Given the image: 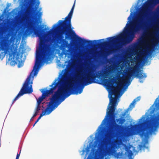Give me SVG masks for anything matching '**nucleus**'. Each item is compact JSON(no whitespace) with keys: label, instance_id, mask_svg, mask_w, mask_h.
Masks as SVG:
<instances>
[{"label":"nucleus","instance_id":"1","mask_svg":"<svg viewBox=\"0 0 159 159\" xmlns=\"http://www.w3.org/2000/svg\"><path fill=\"white\" fill-rule=\"evenodd\" d=\"M95 70L90 69L88 70V72L84 76H82L79 81L78 85L76 87L71 88V83L69 80V73L66 72L62 75V78L58 77L59 80L56 79L53 82L50 86L52 87L49 89L44 91L43 89L41 90L42 94L37 100V104H40L43 100L46 97H48L51 94H53L54 91L58 87V89L60 88H62L66 93L64 95V97H66L67 94H80L83 91V89L85 86L91 84L93 83H96L95 81L97 78L102 77V72L99 71L98 73H93Z\"/></svg>","mask_w":159,"mask_h":159},{"label":"nucleus","instance_id":"2","mask_svg":"<svg viewBox=\"0 0 159 159\" xmlns=\"http://www.w3.org/2000/svg\"><path fill=\"white\" fill-rule=\"evenodd\" d=\"M145 16V13L143 12H141L138 16L137 20L134 22V25L130 31L127 34L124 33L119 35L108 38L107 39L109 40L108 42L105 41L99 43L98 42L104 40V39L95 40L92 41L83 39L80 37L79 38V41L83 44H87L88 45L90 46L93 45V42L96 43L95 44L96 45L106 46L108 43L113 44L119 41H121L120 43L122 45H125L130 43L133 40L135 33L145 27V23L144 22Z\"/></svg>","mask_w":159,"mask_h":159},{"label":"nucleus","instance_id":"3","mask_svg":"<svg viewBox=\"0 0 159 159\" xmlns=\"http://www.w3.org/2000/svg\"><path fill=\"white\" fill-rule=\"evenodd\" d=\"M40 38V49L36 50V62L33 71L27 78L17 95L13 99L12 104L17 100L20 97L26 93H31L33 90L32 81H30L32 77H33L35 74L38 73V69L40 67V63L44 61L48 62L50 59L52 51L50 48L46 46L45 41L42 37L43 36H38Z\"/></svg>","mask_w":159,"mask_h":159},{"label":"nucleus","instance_id":"4","mask_svg":"<svg viewBox=\"0 0 159 159\" xmlns=\"http://www.w3.org/2000/svg\"><path fill=\"white\" fill-rule=\"evenodd\" d=\"M116 121L118 124L114 122L110 126L109 132L106 134L105 137L99 143L97 149H95V152L99 159H107V155L114 156L115 157L118 159L121 156L122 153L120 152H116V151L115 150V146L112 142L111 143V146L107 149L103 146L104 144H107L112 135L120 134L124 128V127L122 125L125 121L124 118L121 117L116 119Z\"/></svg>","mask_w":159,"mask_h":159},{"label":"nucleus","instance_id":"5","mask_svg":"<svg viewBox=\"0 0 159 159\" xmlns=\"http://www.w3.org/2000/svg\"><path fill=\"white\" fill-rule=\"evenodd\" d=\"M135 74L136 75L135 76L140 79L147 77V75L145 73H142L140 70L139 71L137 66H135L133 67H130L128 72L126 74L125 79L124 80L120 82L119 84H117V82H116L117 84V87H113L112 86V83L114 81V79L113 78L110 80L109 79L105 80V83L108 87L111 89L112 94L114 95L116 97L119 92L124 89V84L128 82V80H126V78H127L129 79L132 76H134Z\"/></svg>","mask_w":159,"mask_h":159},{"label":"nucleus","instance_id":"6","mask_svg":"<svg viewBox=\"0 0 159 159\" xmlns=\"http://www.w3.org/2000/svg\"><path fill=\"white\" fill-rule=\"evenodd\" d=\"M63 89L62 88H60L57 90L55 92L54 94L50 99L48 106L45 109L44 111H43L40 114V116L35 121V123H37L43 116L50 114L66 98L70 96V94H67L66 97H64V95L66 93Z\"/></svg>","mask_w":159,"mask_h":159},{"label":"nucleus","instance_id":"7","mask_svg":"<svg viewBox=\"0 0 159 159\" xmlns=\"http://www.w3.org/2000/svg\"><path fill=\"white\" fill-rule=\"evenodd\" d=\"M73 11L71 10L64 20H59L57 23L54 24L53 26V28H56L58 26L61 34L65 35L66 39H71L73 34H75V32L72 30L71 24V19Z\"/></svg>","mask_w":159,"mask_h":159},{"label":"nucleus","instance_id":"8","mask_svg":"<svg viewBox=\"0 0 159 159\" xmlns=\"http://www.w3.org/2000/svg\"><path fill=\"white\" fill-rule=\"evenodd\" d=\"M17 50L16 48L14 51L11 49V52L9 53V57H11V59L10 64L12 66H14L18 63V66L20 68L23 65L21 59L23 52V51L21 50L20 48H19L18 52H16Z\"/></svg>","mask_w":159,"mask_h":159},{"label":"nucleus","instance_id":"9","mask_svg":"<svg viewBox=\"0 0 159 159\" xmlns=\"http://www.w3.org/2000/svg\"><path fill=\"white\" fill-rule=\"evenodd\" d=\"M110 102L109 105L111 103V106L109 107L108 108H110L109 110L107 112V114L113 120H114L115 119L116 113H115V111L116 107V102L117 99L116 98H112L110 97Z\"/></svg>","mask_w":159,"mask_h":159},{"label":"nucleus","instance_id":"10","mask_svg":"<svg viewBox=\"0 0 159 159\" xmlns=\"http://www.w3.org/2000/svg\"><path fill=\"white\" fill-rule=\"evenodd\" d=\"M40 4V2L38 1L37 2L36 5L37 6L35 8L32 7L30 8H28L27 10V12L29 14H31L33 16V17L36 20H38V17L40 18L42 16L41 12H39L38 11L37 13H35L36 10L38 8V7Z\"/></svg>","mask_w":159,"mask_h":159},{"label":"nucleus","instance_id":"11","mask_svg":"<svg viewBox=\"0 0 159 159\" xmlns=\"http://www.w3.org/2000/svg\"><path fill=\"white\" fill-rule=\"evenodd\" d=\"M140 99V97H138L135 99H134L132 103H130L129 105L128 108L127 109V110L128 111L132 110L133 108L135 107V105L136 104V102L139 101Z\"/></svg>","mask_w":159,"mask_h":159},{"label":"nucleus","instance_id":"12","mask_svg":"<svg viewBox=\"0 0 159 159\" xmlns=\"http://www.w3.org/2000/svg\"><path fill=\"white\" fill-rule=\"evenodd\" d=\"M95 151V149L92 148V152L89 155L87 159H99Z\"/></svg>","mask_w":159,"mask_h":159},{"label":"nucleus","instance_id":"13","mask_svg":"<svg viewBox=\"0 0 159 159\" xmlns=\"http://www.w3.org/2000/svg\"><path fill=\"white\" fill-rule=\"evenodd\" d=\"M115 52V50L114 49L111 48L110 50H109L107 52H102L101 55L103 57H107V56L109 55L110 54Z\"/></svg>","mask_w":159,"mask_h":159},{"label":"nucleus","instance_id":"14","mask_svg":"<svg viewBox=\"0 0 159 159\" xmlns=\"http://www.w3.org/2000/svg\"><path fill=\"white\" fill-rule=\"evenodd\" d=\"M107 116H106V117H107ZM106 120H107V119H106V117L102 120V121L101 125H100L98 127V129H100V130H99L98 132H101V130L102 129V127L101 126H102L104 125V124L106 122Z\"/></svg>","mask_w":159,"mask_h":159},{"label":"nucleus","instance_id":"15","mask_svg":"<svg viewBox=\"0 0 159 159\" xmlns=\"http://www.w3.org/2000/svg\"><path fill=\"white\" fill-rule=\"evenodd\" d=\"M153 28L155 30V31L152 32V34H149V35L151 36L156 35L157 32L158 28L156 27H153Z\"/></svg>","mask_w":159,"mask_h":159},{"label":"nucleus","instance_id":"16","mask_svg":"<svg viewBox=\"0 0 159 159\" xmlns=\"http://www.w3.org/2000/svg\"><path fill=\"white\" fill-rule=\"evenodd\" d=\"M133 17V15L132 14V13H131L130 16H129V17L128 18V20L127 23L126 25V26L127 25H128V24L130 22V21H131Z\"/></svg>","mask_w":159,"mask_h":159},{"label":"nucleus","instance_id":"17","mask_svg":"<svg viewBox=\"0 0 159 159\" xmlns=\"http://www.w3.org/2000/svg\"><path fill=\"white\" fill-rule=\"evenodd\" d=\"M31 33L30 30L29 29H27L25 31V34L26 35H27L30 34Z\"/></svg>","mask_w":159,"mask_h":159},{"label":"nucleus","instance_id":"18","mask_svg":"<svg viewBox=\"0 0 159 159\" xmlns=\"http://www.w3.org/2000/svg\"><path fill=\"white\" fill-rule=\"evenodd\" d=\"M40 104L39 105V104H38V105L35 110L36 111H38L39 112V111L40 110Z\"/></svg>","mask_w":159,"mask_h":159},{"label":"nucleus","instance_id":"19","mask_svg":"<svg viewBox=\"0 0 159 159\" xmlns=\"http://www.w3.org/2000/svg\"><path fill=\"white\" fill-rule=\"evenodd\" d=\"M156 0H149L147 4L148 5H150V4H152Z\"/></svg>","mask_w":159,"mask_h":159},{"label":"nucleus","instance_id":"20","mask_svg":"<svg viewBox=\"0 0 159 159\" xmlns=\"http://www.w3.org/2000/svg\"><path fill=\"white\" fill-rule=\"evenodd\" d=\"M90 148L91 147L90 146H87L86 149L87 152H88L90 151Z\"/></svg>","mask_w":159,"mask_h":159},{"label":"nucleus","instance_id":"21","mask_svg":"<svg viewBox=\"0 0 159 159\" xmlns=\"http://www.w3.org/2000/svg\"><path fill=\"white\" fill-rule=\"evenodd\" d=\"M39 113V112L36 111L35 110V113L34 114L33 116L32 117V118H34V117L36 116L38 114V113Z\"/></svg>","mask_w":159,"mask_h":159},{"label":"nucleus","instance_id":"22","mask_svg":"<svg viewBox=\"0 0 159 159\" xmlns=\"http://www.w3.org/2000/svg\"><path fill=\"white\" fill-rule=\"evenodd\" d=\"M34 0H31L30 2V5H31V6H33L34 4Z\"/></svg>","mask_w":159,"mask_h":159},{"label":"nucleus","instance_id":"23","mask_svg":"<svg viewBox=\"0 0 159 159\" xmlns=\"http://www.w3.org/2000/svg\"><path fill=\"white\" fill-rule=\"evenodd\" d=\"M20 152L19 153V154H17L16 157V159H19V157L20 156Z\"/></svg>","mask_w":159,"mask_h":159},{"label":"nucleus","instance_id":"24","mask_svg":"<svg viewBox=\"0 0 159 159\" xmlns=\"http://www.w3.org/2000/svg\"><path fill=\"white\" fill-rule=\"evenodd\" d=\"M75 1L74 2V4L71 9V10H73L74 11V7H75Z\"/></svg>","mask_w":159,"mask_h":159},{"label":"nucleus","instance_id":"25","mask_svg":"<svg viewBox=\"0 0 159 159\" xmlns=\"http://www.w3.org/2000/svg\"><path fill=\"white\" fill-rule=\"evenodd\" d=\"M11 35V34H7V37H8V38H9Z\"/></svg>","mask_w":159,"mask_h":159},{"label":"nucleus","instance_id":"26","mask_svg":"<svg viewBox=\"0 0 159 159\" xmlns=\"http://www.w3.org/2000/svg\"><path fill=\"white\" fill-rule=\"evenodd\" d=\"M116 49H118L119 48V46H116Z\"/></svg>","mask_w":159,"mask_h":159},{"label":"nucleus","instance_id":"27","mask_svg":"<svg viewBox=\"0 0 159 159\" xmlns=\"http://www.w3.org/2000/svg\"><path fill=\"white\" fill-rule=\"evenodd\" d=\"M134 58L135 59V60H137L139 58V57H136V58Z\"/></svg>","mask_w":159,"mask_h":159},{"label":"nucleus","instance_id":"28","mask_svg":"<svg viewBox=\"0 0 159 159\" xmlns=\"http://www.w3.org/2000/svg\"><path fill=\"white\" fill-rule=\"evenodd\" d=\"M4 54V57L5 55V52H3Z\"/></svg>","mask_w":159,"mask_h":159},{"label":"nucleus","instance_id":"29","mask_svg":"<svg viewBox=\"0 0 159 159\" xmlns=\"http://www.w3.org/2000/svg\"><path fill=\"white\" fill-rule=\"evenodd\" d=\"M125 113H123V114H122V116H125Z\"/></svg>","mask_w":159,"mask_h":159},{"label":"nucleus","instance_id":"30","mask_svg":"<svg viewBox=\"0 0 159 159\" xmlns=\"http://www.w3.org/2000/svg\"><path fill=\"white\" fill-rule=\"evenodd\" d=\"M36 123H35H35H34V124L33 125V126H34V125H35L36 124Z\"/></svg>","mask_w":159,"mask_h":159},{"label":"nucleus","instance_id":"31","mask_svg":"<svg viewBox=\"0 0 159 159\" xmlns=\"http://www.w3.org/2000/svg\"><path fill=\"white\" fill-rule=\"evenodd\" d=\"M33 118H32H32H31V119H30V120H33Z\"/></svg>","mask_w":159,"mask_h":159},{"label":"nucleus","instance_id":"32","mask_svg":"<svg viewBox=\"0 0 159 159\" xmlns=\"http://www.w3.org/2000/svg\"><path fill=\"white\" fill-rule=\"evenodd\" d=\"M129 84H128L126 86V88L127 87L129 86Z\"/></svg>","mask_w":159,"mask_h":159},{"label":"nucleus","instance_id":"33","mask_svg":"<svg viewBox=\"0 0 159 159\" xmlns=\"http://www.w3.org/2000/svg\"><path fill=\"white\" fill-rule=\"evenodd\" d=\"M76 76H78V74H77V75H76Z\"/></svg>","mask_w":159,"mask_h":159},{"label":"nucleus","instance_id":"34","mask_svg":"<svg viewBox=\"0 0 159 159\" xmlns=\"http://www.w3.org/2000/svg\"><path fill=\"white\" fill-rule=\"evenodd\" d=\"M129 159H133V158L129 157Z\"/></svg>","mask_w":159,"mask_h":159},{"label":"nucleus","instance_id":"35","mask_svg":"<svg viewBox=\"0 0 159 159\" xmlns=\"http://www.w3.org/2000/svg\"><path fill=\"white\" fill-rule=\"evenodd\" d=\"M43 28V27H42L41 28L42 29Z\"/></svg>","mask_w":159,"mask_h":159},{"label":"nucleus","instance_id":"36","mask_svg":"<svg viewBox=\"0 0 159 159\" xmlns=\"http://www.w3.org/2000/svg\"><path fill=\"white\" fill-rule=\"evenodd\" d=\"M131 155L132 154V153L131 152Z\"/></svg>","mask_w":159,"mask_h":159},{"label":"nucleus","instance_id":"37","mask_svg":"<svg viewBox=\"0 0 159 159\" xmlns=\"http://www.w3.org/2000/svg\"><path fill=\"white\" fill-rule=\"evenodd\" d=\"M155 40V39H152V40Z\"/></svg>","mask_w":159,"mask_h":159},{"label":"nucleus","instance_id":"38","mask_svg":"<svg viewBox=\"0 0 159 159\" xmlns=\"http://www.w3.org/2000/svg\"><path fill=\"white\" fill-rule=\"evenodd\" d=\"M63 40L64 41H65V40H64V39H63Z\"/></svg>","mask_w":159,"mask_h":159}]
</instances>
